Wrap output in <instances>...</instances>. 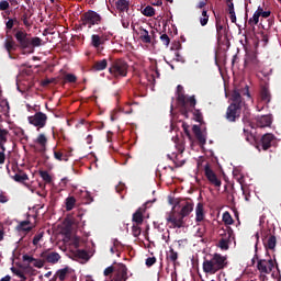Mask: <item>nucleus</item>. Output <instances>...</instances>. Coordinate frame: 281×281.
<instances>
[{"mask_svg":"<svg viewBox=\"0 0 281 281\" xmlns=\"http://www.w3.org/2000/svg\"><path fill=\"white\" fill-rule=\"evenodd\" d=\"M14 37L16 47L23 49L27 54H34L36 47L43 46V40L40 37H32L31 34L26 33L24 29H14Z\"/></svg>","mask_w":281,"mask_h":281,"instance_id":"1","label":"nucleus"},{"mask_svg":"<svg viewBox=\"0 0 281 281\" xmlns=\"http://www.w3.org/2000/svg\"><path fill=\"white\" fill-rule=\"evenodd\" d=\"M241 95L250 97L249 86L246 85L244 90L236 89L233 91L232 103L226 110V120L228 122H236L239 119L244 105Z\"/></svg>","mask_w":281,"mask_h":281,"instance_id":"2","label":"nucleus"},{"mask_svg":"<svg viewBox=\"0 0 281 281\" xmlns=\"http://www.w3.org/2000/svg\"><path fill=\"white\" fill-rule=\"evenodd\" d=\"M228 267V259L221 254H214L211 259H204L203 270L205 274L214 276L217 271Z\"/></svg>","mask_w":281,"mask_h":281,"instance_id":"3","label":"nucleus"},{"mask_svg":"<svg viewBox=\"0 0 281 281\" xmlns=\"http://www.w3.org/2000/svg\"><path fill=\"white\" fill-rule=\"evenodd\" d=\"M184 89L183 86H177V101L181 106V115L184 117H189V113L193 111L194 106L196 105V100L194 97L186 98L183 93Z\"/></svg>","mask_w":281,"mask_h":281,"instance_id":"4","label":"nucleus"},{"mask_svg":"<svg viewBox=\"0 0 281 281\" xmlns=\"http://www.w3.org/2000/svg\"><path fill=\"white\" fill-rule=\"evenodd\" d=\"M128 72V64L123 58L113 59L110 61L109 74L113 78H126Z\"/></svg>","mask_w":281,"mask_h":281,"instance_id":"5","label":"nucleus"},{"mask_svg":"<svg viewBox=\"0 0 281 281\" xmlns=\"http://www.w3.org/2000/svg\"><path fill=\"white\" fill-rule=\"evenodd\" d=\"M80 21H81L80 26L92 29L93 26L101 24L102 16L95 11L90 10L80 16Z\"/></svg>","mask_w":281,"mask_h":281,"instance_id":"6","label":"nucleus"},{"mask_svg":"<svg viewBox=\"0 0 281 281\" xmlns=\"http://www.w3.org/2000/svg\"><path fill=\"white\" fill-rule=\"evenodd\" d=\"M35 114L33 116H29L27 121L31 125L36 126L37 131L41 128H44V126L47 124L48 116L44 114V112L38 111L37 109H34Z\"/></svg>","mask_w":281,"mask_h":281,"instance_id":"7","label":"nucleus"},{"mask_svg":"<svg viewBox=\"0 0 281 281\" xmlns=\"http://www.w3.org/2000/svg\"><path fill=\"white\" fill-rule=\"evenodd\" d=\"M166 220L167 224H170V228H182L186 225L184 220L181 217L180 213L176 214L173 211L167 213Z\"/></svg>","mask_w":281,"mask_h":281,"instance_id":"8","label":"nucleus"},{"mask_svg":"<svg viewBox=\"0 0 281 281\" xmlns=\"http://www.w3.org/2000/svg\"><path fill=\"white\" fill-rule=\"evenodd\" d=\"M273 268H274V261H273L272 258H269V259H258L257 270L261 274H266V276L271 274Z\"/></svg>","mask_w":281,"mask_h":281,"instance_id":"9","label":"nucleus"},{"mask_svg":"<svg viewBox=\"0 0 281 281\" xmlns=\"http://www.w3.org/2000/svg\"><path fill=\"white\" fill-rule=\"evenodd\" d=\"M245 65L250 66L254 70L260 69L261 61L258 59L257 53L255 50L246 52Z\"/></svg>","mask_w":281,"mask_h":281,"instance_id":"10","label":"nucleus"},{"mask_svg":"<svg viewBox=\"0 0 281 281\" xmlns=\"http://www.w3.org/2000/svg\"><path fill=\"white\" fill-rule=\"evenodd\" d=\"M40 257V259L43 261V267L45 262L55 265L61 259V256L58 252H54L49 249L44 250Z\"/></svg>","mask_w":281,"mask_h":281,"instance_id":"11","label":"nucleus"},{"mask_svg":"<svg viewBox=\"0 0 281 281\" xmlns=\"http://www.w3.org/2000/svg\"><path fill=\"white\" fill-rule=\"evenodd\" d=\"M204 176L211 184L215 186V188H221L222 180L217 178L216 172L210 167V164H205L204 166Z\"/></svg>","mask_w":281,"mask_h":281,"instance_id":"12","label":"nucleus"},{"mask_svg":"<svg viewBox=\"0 0 281 281\" xmlns=\"http://www.w3.org/2000/svg\"><path fill=\"white\" fill-rule=\"evenodd\" d=\"M114 281H126L127 277V267L125 263H119L116 268H114Z\"/></svg>","mask_w":281,"mask_h":281,"instance_id":"13","label":"nucleus"},{"mask_svg":"<svg viewBox=\"0 0 281 281\" xmlns=\"http://www.w3.org/2000/svg\"><path fill=\"white\" fill-rule=\"evenodd\" d=\"M23 262L25 265H31L34 268H43V261L41 258H34L33 256H30L27 254L23 255Z\"/></svg>","mask_w":281,"mask_h":281,"instance_id":"14","label":"nucleus"},{"mask_svg":"<svg viewBox=\"0 0 281 281\" xmlns=\"http://www.w3.org/2000/svg\"><path fill=\"white\" fill-rule=\"evenodd\" d=\"M193 211H194V203H192L190 201H184L183 203H181V211H180L179 215L184 221V218L187 216H189L191 214V212H193Z\"/></svg>","mask_w":281,"mask_h":281,"instance_id":"15","label":"nucleus"},{"mask_svg":"<svg viewBox=\"0 0 281 281\" xmlns=\"http://www.w3.org/2000/svg\"><path fill=\"white\" fill-rule=\"evenodd\" d=\"M192 132L195 135V139L199 142L200 146H205L206 144V136L202 133L200 125H193Z\"/></svg>","mask_w":281,"mask_h":281,"instance_id":"16","label":"nucleus"},{"mask_svg":"<svg viewBox=\"0 0 281 281\" xmlns=\"http://www.w3.org/2000/svg\"><path fill=\"white\" fill-rule=\"evenodd\" d=\"M276 140V136L273 134H265L262 137H261V147L263 150H268L269 148H271L272 146V143Z\"/></svg>","mask_w":281,"mask_h":281,"instance_id":"17","label":"nucleus"},{"mask_svg":"<svg viewBox=\"0 0 281 281\" xmlns=\"http://www.w3.org/2000/svg\"><path fill=\"white\" fill-rule=\"evenodd\" d=\"M256 121H257V126L259 128H266L272 124V116L271 115L257 116Z\"/></svg>","mask_w":281,"mask_h":281,"instance_id":"18","label":"nucleus"},{"mask_svg":"<svg viewBox=\"0 0 281 281\" xmlns=\"http://www.w3.org/2000/svg\"><path fill=\"white\" fill-rule=\"evenodd\" d=\"M69 153L63 149L54 148V158L58 161H68L69 160Z\"/></svg>","mask_w":281,"mask_h":281,"instance_id":"19","label":"nucleus"},{"mask_svg":"<svg viewBox=\"0 0 281 281\" xmlns=\"http://www.w3.org/2000/svg\"><path fill=\"white\" fill-rule=\"evenodd\" d=\"M205 218L204 204L199 202L195 206V222L201 223Z\"/></svg>","mask_w":281,"mask_h":281,"instance_id":"20","label":"nucleus"},{"mask_svg":"<svg viewBox=\"0 0 281 281\" xmlns=\"http://www.w3.org/2000/svg\"><path fill=\"white\" fill-rule=\"evenodd\" d=\"M146 211V209L139 207L132 217L133 223H135L136 225H142L144 222V212Z\"/></svg>","mask_w":281,"mask_h":281,"instance_id":"21","label":"nucleus"},{"mask_svg":"<svg viewBox=\"0 0 281 281\" xmlns=\"http://www.w3.org/2000/svg\"><path fill=\"white\" fill-rule=\"evenodd\" d=\"M9 134H10L9 130L3 128L2 125H0V148L2 150H5V143L8 142Z\"/></svg>","mask_w":281,"mask_h":281,"instance_id":"22","label":"nucleus"},{"mask_svg":"<svg viewBox=\"0 0 281 281\" xmlns=\"http://www.w3.org/2000/svg\"><path fill=\"white\" fill-rule=\"evenodd\" d=\"M18 47V44L14 42L13 37H10L9 40H5L4 42V48L7 49V52L9 53V57L12 58L11 53L15 52Z\"/></svg>","mask_w":281,"mask_h":281,"instance_id":"23","label":"nucleus"},{"mask_svg":"<svg viewBox=\"0 0 281 281\" xmlns=\"http://www.w3.org/2000/svg\"><path fill=\"white\" fill-rule=\"evenodd\" d=\"M216 34H217V42L221 43L223 36L227 37V30L221 24L220 21H216Z\"/></svg>","mask_w":281,"mask_h":281,"instance_id":"24","label":"nucleus"},{"mask_svg":"<svg viewBox=\"0 0 281 281\" xmlns=\"http://www.w3.org/2000/svg\"><path fill=\"white\" fill-rule=\"evenodd\" d=\"M108 59H100L92 65V71H103L108 67Z\"/></svg>","mask_w":281,"mask_h":281,"instance_id":"25","label":"nucleus"},{"mask_svg":"<svg viewBox=\"0 0 281 281\" xmlns=\"http://www.w3.org/2000/svg\"><path fill=\"white\" fill-rule=\"evenodd\" d=\"M69 267L61 268L60 270L56 271L54 278H58L60 281H65L67 279V276L69 274Z\"/></svg>","mask_w":281,"mask_h":281,"instance_id":"26","label":"nucleus"},{"mask_svg":"<svg viewBox=\"0 0 281 281\" xmlns=\"http://www.w3.org/2000/svg\"><path fill=\"white\" fill-rule=\"evenodd\" d=\"M139 38L144 44H150L151 43V37L148 34V31L143 29V26L139 27Z\"/></svg>","mask_w":281,"mask_h":281,"instance_id":"27","label":"nucleus"},{"mask_svg":"<svg viewBox=\"0 0 281 281\" xmlns=\"http://www.w3.org/2000/svg\"><path fill=\"white\" fill-rule=\"evenodd\" d=\"M262 102L269 104L271 102V93L269 91V88L267 86H263L260 92Z\"/></svg>","mask_w":281,"mask_h":281,"instance_id":"28","label":"nucleus"},{"mask_svg":"<svg viewBox=\"0 0 281 281\" xmlns=\"http://www.w3.org/2000/svg\"><path fill=\"white\" fill-rule=\"evenodd\" d=\"M115 8L120 12H126L130 9V2L128 0H117L115 2Z\"/></svg>","mask_w":281,"mask_h":281,"instance_id":"29","label":"nucleus"},{"mask_svg":"<svg viewBox=\"0 0 281 281\" xmlns=\"http://www.w3.org/2000/svg\"><path fill=\"white\" fill-rule=\"evenodd\" d=\"M47 137L44 134H40L36 138V143L40 144V151L44 153L47 146Z\"/></svg>","mask_w":281,"mask_h":281,"instance_id":"30","label":"nucleus"},{"mask_svg":"<svg viewBox=\"0 0 281 281\" xmlns=\"http://www.w3.org/2000/svg\"><path fill=\"white\" fill-rule=\"evenodd\" d=\"M266 250H274L277 246V237L271 235L269 236L266 244H263Z\"/></svg>","mask_w":281,"mask_h":281,"instance_id":"31","label":"nucleus"},{"mask_svg":"<svg viewBox=\"0 0 281 281\" xmlns=\"http://www.w3.org/2000/svg\"><path fill=\"white\" fill-rule=\"evenodd\" d=\"M11 178L19 183H23L25 181H29V176L26 175V172L23 171H19L15 173V176H11Z\"/></svg>","mask_w":281,"mask_h":281,"instance_id":"32","label":"nucleus"},{"mask_svg":"<svg viewBox=\"0 0 281 281\" xmlns=\"http://www.w3.org/2000/svg\"><path fill=\"white\" fill-rule=\"evenodd\" d=\"M179 259V254L173 248L169 249V252L167 254V261H170L176 266L177 261Z\"/></svg>","mask_w":281,"mask_h":281,"instance_id":"33","label":"nucleus"},{"mask_svg":"<svg viewBox=\"0 0 281 281\" xmlns=\"http://www.w3.org/2000/svg\"><path fill=\"white\" fill-rule=\"evenodd\" d=\"M76 202L77 200L74 195L66 198V201H65L66 211H72L76 205Z\"/></svg>","mask_w":281,"mask_h":281,"instance_id":"34","label":"nucleus"},{"mask_svg":"<svg viewBox=\"0 0 281 281\" xmlns=\"http://www.w3.org/2000/svg\"><path fill=\"white\" fill-rule=\"evenodd\" d=\"M143 14L146 18H153L156 14V9L151 5H147L144 8Z\"/></svg>","mask_w":281,"mask_h":281,"instance_id":"35","label":"nucleus"},{"mask_svg":"<svg viewBox=\"0 0 281 281\" xmlns=\"http://www.w3.org/2000/svg\"><path fill=\"white\" fill-rule=\"evenodd\" d=\"M32 18V14H30V11L24 12L21 15V21H23L25 27H31L32 23L29 22V20Z\"/></svg>","mask_w":281,"mask_h":281,"instance_id":"36","label":"nucleus"},{"mask_svg":"<svg viewBox=\"0 0 281 281\" xmlns=\"http://www.w3.org/2000/svg\"><path fill=\"white\" fill-rule=\"evenodd\" d=\"M209 9L202 10V16H200V24L201 26H206L209 24V15H207Z\"/></svg>","mask_w":281,"mask_h":281,"instance_id":"37","label":"nucleus"},{"mask_svg":"<svg viewBox=\"0 0 281 281\" xmlns=\"http://www.w3.org/2000/svg\"><path fill=\"white\" fill-rule=\"evenodd\" d=\"M243 132H244V136L248 143L252 144L254 142H256V137L254 136V134L251 132H249L248 128L245 127L243 130Z\"/></svg>","mask_w":281,"mask_h":281,"instance_id":"38","label":"nucleus"},{"mask_svg":"<svg viewBox=\"0 0 281 281\" xmlns=\"http://www.w3.org/2000/svg\"><path fill=\"white\" fill-rule=\"evenodd\" d=\"M103 44L102 38L98 34H92V46L99 48Z\"/></svg>","mask_w":281,"mask_h":281,"instance_id":"39","label":"nucleus"},{"mask_svg":"<svg viewBox=\"0 0 281 281\" xmlns=\"http://www.w3.org/2000/svg\"><path fill=\"white\" fill-rule=\"evenodd\" d=\"M31 224L30 221H23L19 224V228L25 233L32 232L33 227L29 226Z\"/></svg>","mask_w":281,"mask_h":281,"instance_id":"40","label":"nucleus"},{"mask_svg":"<svg viewBox=\"0 0 281 281\" xmlns=\"http://www.w3.org/2000/svg\"><path fill=\"white\" fill-rule=\"evenodd\" d=\"M40 177L45 181L47 184L52 183L53 179L48 171L42 170L40 171Z\"/></svg>","mask_w":281,"mask_h":281,"instance_id":"41","label":"nucleus"},{"mask_svg":"<svg viewBox=\"0 0 281 281\" xmlns=\"http://www.w3.org/2000/svg\"><path fill=\"white\" fill-rule=\"evenodd\" d=\"M259 21H260V16L258 15L257 12H255L254 15L249 18L248 25L254 27L258 25Z\"/></svg>","mask_w":281,"mask_h":281,"instance_id":"42","label":"nucleus"},{"mask_svg":"<svg viewBox=\"0 0 281 281\" xmlns=\"http://www.w3.org/2000/svg\"><path fill=\"white\" fill-rule=\"evenodd\" d=\"M223 222L225 225H233L234 224V220L232 217V214L229 212H225L223 214Z\"/></svg>","mask_w":281,"mask_h":281,"instance_id":"43","label":"nucleus"},{"mask_svg":"<svg viewBox=\"0 0 281 281\" xmlns=\"http://www.w3.org/2000/svg\"><path fill=\"white\" fill-rule=\"evenodd\" d=\"M193 110H194V112H193ZM191 112H193V116H194L195 122H198V123L203 122V115L201 113V110H196L195 108H193Z\"/></svg>","mask_w":281,"mask_h":281,"instance_id":"44","label":"nucleus"},{"mask_svg":"<svg viewBox=\"0 0 281 281\" xmlns=\"http://www.w3.org/2000/svg\"><path fill=\"white\" fill-rule=\"evenodd\" d=\"M76 255H77V258H79V259L86 260L89 258V254L86 249H77Z\"/></svg>","mask_w":281,"mask_h":281,"instance_id":"45","label":"nucleus"},{"mask_svg":"<svg viewBox=\"0 0 281 281\" xmlns=\"http://www.w3.org/2000/svg\"><path fill=\"white\" fill-rule=\"evenodd\" d=\"M140 224H133L132 225V234L134 237H138L142 235V228L139 227Z\"/></svg>","mask_w":281,"mask_h":281,"instance_id":"46","label":"nucleus"},{"mask_svg":"<svg viewBox=\"0 0 281 281\" xmlns=\"http://www.w3.org/2000/svg\"><path fill=\"white\" fill-rule=\"evenodd\" d=\"M160 41H161V43L165 45V46H167V47H169V45H170V37H169V35L168 34H161L160 35Z\"/></svg>","mask_w":281,"mask_h":281,"instance_id":"47","label":"nucleus"},{"mask_svg":"<svg viewBox=\"0 0 281 281\" xmlns=\"http://www.w3.org/2000/svg\"><path fill=\"white\" fill-rule=\"evenodd\" d=\"M220 248L222 250H228L229 249L228 240L224 238L220 239Z\"/></svg>","mask_w":281,"mask_h":281,"instance_id":"48","label":"nucleus"},{"mask_svg":"<svg viewBox=\"0 0 281 281\" xmlns=\"http://www.w3.org/2000/svg\"><path fill=\"white\" fill-rule=\"evenodd\" d=\"M65 80L70 82V83H75V82H77L78 78L72 74H67L65 76Z\"/></svg>","mask_w":281,"mask_h":281,"instance_id":"49","label":"nucleus"},{"mask_svg":"<svg viewBox=\"0 0 281 281\" xmlns=\"http://www.w3.org/2000/svg\"><path fill=\"white\" fill-rule=\"evenodd\" d=\"M10 201V198L0 189V203H7Z\"/></svg>","mask_w":281,"mask_h":281,"instance_id":"50","label":"nucleus"},{"mask_svg":"<svg viewBox=\"0 0 281 281\" xmlns=\"http://www.w3.org/2000/svg\"><path fill=\"white\" fill-rule=\"evenodd\" d=\"M157 262V258L156 257H148L146 259V267L150 268L153 267V265H155Z\"/></svg>","mask_w":281,"mask_h":281,"instance_id":"51","label":"nucleus"},{"mask_svg":"<svg viewBox=\"0 0 281 281\" xmlns=\"http://www.w3.org/2000/svg\"><path fill=\"white\" fill-rule=\"evenodd\" d=\"M206 5H207V0H202V1H200V2L195 5V9H196V10H206Z\"/></svg>","mask_w":281,"mask_h":281,"instance_id":"52","label":"nucleus"},{"mask_svg":"<svg viewBox=\"0 0 281 281\" xmlns=\"http://www.w3.org/2000/svg\"><path fill=\"white\" fill-rule=\"evenodd\" d=\"M42 238H43V233H38L33 237L32 244L36 246L42 240Z\"/></svg>","mask_w":281,"mask_h":281,"instance_id":"53","label":"nucleus"},{"mask_svg":"<svg viewBox=\"0 0 281 281\" xmlns=\"http://www.w3.org/2000/svg\"><path fill=\"white\" fill-rule=\"evenodd\" d=\"M126 190V184H124V183H122V182H120L116 187H115V191L117 192V193H123V191H125Z\"/></svg>","mask_w":281,"mask_h":281,"instance_id":"54","label":"nucleus"},{"mask_svg":"<svg viewBox=\"0 0 281 281\" xmlns=\"http://www.w3.org/2000/svg\"><path fill=\"white\" fill-rule=\"evenodd\" d=\"M228 13L235 12L233 0H226Z\"/></svg>","mask_w":281,"mask_h":281,"instance_id":"55","label":"nucleus"},{"mask_svg":"<svg viewBox=\"0 0 281 281\" xmlns=\"http://www.w3.org/2000/svg\"><path fill=\"white\" fill-rule=\"evenodd\" d=\"M189 128H190V126H189L188 124L182 123V130H183L186 136L189 137V138H191V133H190V130H189Z\"/></svg>","mask_w":281,"mask_h":281,"instance_id":"56","label":"nucleus"},{"mask_svg":"<svg viewBox=\"0 0 281 281\" xmlns=\"http://www.w3.org/2000/svg\"><path fill=\"white\" fill-rule=\"evenodd\" d=\"M9 7H10V4H9L8 0H2V2H0V10L1 11L8 10Z\"/></svg>","mask_w":281,"mask_h":281,"instance_id":"57","label":"nucleus"},{"mask_svg":"<svg viewBox=\"0 0 281 281\" xmlns=\"http://www.w3.org/2000/svg\"><path fill=\"white\" fill-rule=\"evenodd\" d=\"M11 271H12L15 276H18V277H20V278H24V273H23L21 270H19V268L12 267V268H11Z\"/></svg>","mask_w":281,"mask_h":281,"instance_id":"58","label":"nucleus"},{"mask_svg":"<svg viewBox=\"0 0 281 281\" xmlns=\"http://www.w3.org/2000/svg\"><path fill=\"white\" fill-rule=\"evenodd\" d=\"M81 193H82L83 199H86L85 203H90L93 201V198L89 194V192H81Z\"/></svg>","mask_w":281,"mask_h":281,"instance_id":"59","label":"nucleus"},{"mask_svg":"<svg viewBox=\"0 0 281 281\" xmlns=\"http://www.w3.org/2000/svg\"><path fill=\"white\" fill-rule=\"evenodd\" d=\"M182 48V44L180 42H173L171 49H173L175 52H179V49Z\"/></svg>","mask_w":281,"mask_h":281,"instance_id":"60","label":"nucleus"},{"mask_svg":"<svg viewBox=\"0 0 281 281\" xmlns=\"http://www.w3.org/2000/svg\"><path fill=\"white\" fill-rule=\"evenodd\" d=\"M7 30L11 31L14 27V20L12 18L5 23Z\"/></svg>","mask_w":281,"mask_h":281,"instance_id":"61","label":"nucleus"},{"mask_svg":"<svg viewBox=\"0 0 281 281\" xmlns=\"http://www.w3.org/2000/svg\"><path fill=\"white\" fill-rule=\"evenodd\" d=\"M114 270H115V268L113 266L106 267L104 270V276L105 277L111 276Z\"/></svg>","mask_w":281,"mask_h":281,"instance_id":"62","label":"nucleus"},{"mask_svg":"<svg viewBox=\"0 0 281 281\" xmlns=\"http://www.w3.org/2000/svg\"><path fill=\"white\" fill-rule=\"evenodd\" d=\"M71 245H74L76 247V249H78V247H80V238L79 237H75L71 240Z\"/></svg>","mask_w":281,"mask_h":281,"instance_id":"63","label":"nucleus"},{"mask_svg":"<svg viewBox=\"0 0 281 281\" xmlns=\"http://www.w3.org/2000/svg\"><path fill=\"white\" fill-rule=\"evenodd\" d=\"M5 164V150L0 151V165Z\"/></svg>","mask_w":281,"mask_h":281,"instance_id":"64","label":"nucleus"}]
</instances>
